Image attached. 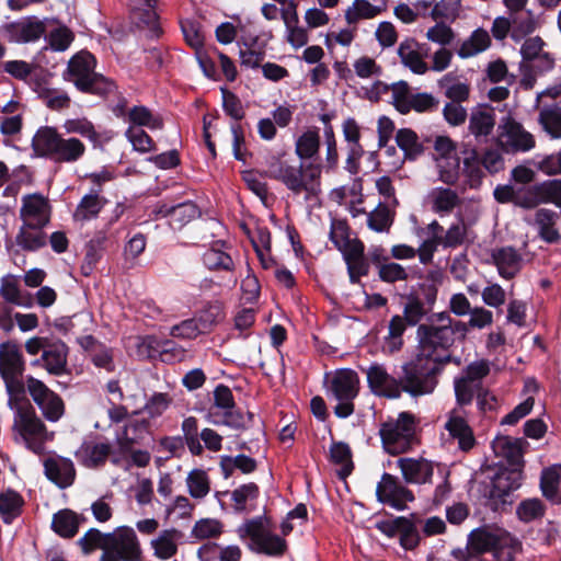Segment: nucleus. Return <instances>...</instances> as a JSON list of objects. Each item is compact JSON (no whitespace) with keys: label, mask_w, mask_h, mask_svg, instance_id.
<instances>
[{"label":"nucleus","mask_w":561,"mask_h":561,"mask_svg":"<svg viewBox=\"0 0 561 561\" xmlns=\"http://www.w3.org/2000/svg\"><path fill=\"white\" fill-rule=\"evenodd\" d=\"M50 213L49 201L42 194H27L21 198L20 219L23 224L46 227Z\"/></svg>","instance_id":"18"},{"label":"nucleus","mask_w":561,"mask_h":561,"mask_svg":"<svg viewBox=\"0 0 561 561\" xmlns=\"http://www.w3.org/2000/svg\"><path fill=\"white\" fill-rule=\"evenodd\" d=\"M527 442L523 438H513L510 436L496 437L493 440V451L497 457H502V461L506 468L520 469L524 471V446Z\"/></svg>","instance_id":"21"},{"label":"nucleus","mask_w":561,"mask_h":561,"mask_svg":"<svg viewBox=\"0 0 561 561\" xmlns=\"http://www.w3.org/2000/svg\"><path fill=\"white\" fill-rule=\"evenodd\" d=\"M528 0H503L507 14L515 19L517 28L523 32H534L537 27V22L530 11L526 10Z\"/></svg>","instance_id":"42"},{"label":"nucleus","mask_w":561,"mask_h":561,"mask_svg":"<svg viewBox=\"0 0 561 561\" xmlns=\"http://www.w3.org/2000/svg\"><path fill=\"white\" fill-rule=\"evenodd\" d=\"M43 363L46 370L51 375H61L67 365V346L61 342H55L44 348L42 357L32 362L33 366Z\"/></svg>","instance_id":"32"},{"label":"nucleus","mask_w":561,"mask_h":561,"mask_svg":"<svg viewBox=\"0 0 561 561\" xmlns=\"http://www.w3.org/2000/svg\"><path fill=\"white\" fill-rule=\"evenodd\" d=\"M540 490L550 503L561 504V465H552L541 471Z\"/></svg>","instance_id":"36"},{"label":"nucleus","mask_w":561,"mask_h":561,"mask_svg":"<svg viewBox=\"0 0 561 561\" xmlns=\"http://www.w3.org/2000/svg\"><path fill=\"white\" fill-rule=\"evenodd\" d=\"M126 121L130 124L129 127L134 128L136 126L147 127L151 130L162 128V119L144 105H135L129 108Z\"/></svg>","instance_id":"45"},{"label":"nucleus","mask_w":561,"mask_h":561,"mask_svg":"<svg viewBox=\"0 0 561 561\" xmlns=\"http://www.w3.org/2000/svg\"><path fill=\"white\" fill-rule=\"evenodd\" d=\"M217 551L219 553L220 561H240L241 559V550L234 545L221 548L217 545L207 543L198 549L197 554L201 560L210 561V554L216 553Z\"/></svg>","instance_id":"58"},{"label":"nucleus","mask_w":561,"mask_h":561,"mask_svg":"<svg viewBox=\"0 0 561 561\" xmlns=\"http://www.w3.org/2000/svg\"><path fill=\"white\" fill-rule=\"evenodd\" d=\"M182 533L175 528L164 529L150 542L154 557L169 560L178 552Z\"/></svg>","instance_id":"35"},{"label":"nucleus","mask_w":561,"mask_h":561,"mask_svg":"<svg viewBox=\"0 0 561 561\" xmlns=\"http://www.w3.org/2000/svg\"><path fill=\"white\" fill-rule=\"evenodd\" d=\"M362 370L366 374L370 391L378 397L389 399H398L402 392L412 397L428 394L437 385V380L433 376V368H422L420 363L403 364L399 378L392 376L385 365L379 363H373Z\"/></svg>","instance_id":"1"},{"label":"nucleus","mask_w":561,"mask_h":561,"mask_svg":"<svg viewBox=\"0 0 561 561\" xmlns=\"http://www.w3.org/2000/svg\"><path fill=\"white\" fill-rule=\"evenodd\" d=\"M490 44L489 33L483 28H477L460 44L456 53L461 59H468L486 50Z\"/></svg>","instance_id":"38"},{"label":"nucleus","mask_w":561,"mask_h":561,"mask_svg":"<svg viewBox=\"0 0 561 561\" xmlns=\"http://www.w3.org/2000/svg\"><path fill=\"white\" fill-rule=\"evenodd\" d=\"M516 515L524 523L533 522L545 515V505L539 499L524 500L517 506Z\"/></svg>","instance_id":"61"},{"label":"nucleus","mask_w":561,"mask_h":561,"mask_svg":"<svg viewBox=\"0 0 561 561\" xmlns=\"http://www.w3.org/2000/svg\"><path fill=\"white\" fill-rule=\"evenodd\" d=\"M44 468L46 477L61 489L71 485L75 481V466L68 458L61 456L49 457L44 461Z\"/></svg>","instance_id":"24"},{"label":"nucleus","mask_w":561,"mask_h":561,"mask_svg":"<svg viewBox=\"0 0 561 561\" xmlns=\"http://www.w3.org/2000/svg\"><path fill=\"white\" fill-rule=\"evenodd\" d=\"M468 129L477 147L489 148L491 137V106L478 104L471 108Z\"/></svg>","instance_id":"23"},{"label":"nucleus","mask_w":561,"mask_h":561,"mask_svg":"<svg viewBox=\"0 0 561 561\" xmlns=\"http://www.w3.org/2000/svg\"><path fill=\"white\" fill-rule=\"evenodd\" d=\"M430 48L426 44H420L413 38L402 41L398 47V55L402 65L415 75H425L430 66L425 61Z\"/></svg>","instance_id":"20"},{"label":"nucleus","mask_w":561,"mask_h":561,"mask_svg":"<svg viewBox=\"0 0 561 561\" xmlns=\"http://www.w3.org/2000/svg\"><path fill=\"white\" fill-rule=\"evenodd\" d=\"M380 13V9L367 0H354L345 11V20L348 24H356L360 20L373 19Z\"/></svg>","instance_id":"53"},{"label":"nucleus","mask_w":561,"mask_h":561,"mask_svg":"<svg viewBox=\"0 0 561 561\" xmlns=\"http://www.w3.org/2000/svg\"><path fill=\"white\" fill-rule=\"evenodd\" d=\"M515 41H519L522 37L530 34L531 32H523L517 28L514 16L507 14V16H499L493 20V37L496 39H504L507 34Z\"/></svg>","instance_id":"55"},{"label":"nucleus","mask_w":561,"mask_h":561,"mask_svg":"<svg viewBox=\"0 0 561 561\" xmlns=\"http://www.w3.org/2000/svg\"><path fill=\"white\" fill-rule=\"evenodd\" d=\"M23 505L24 500L16 491L0 492V515L5 524H11L21 514Z\"/></svg>","instance_id":"43"},{"label":"nucleus","mask_w":561,"mask_h":561,"mask_svg":"<svg viewBox=\"0 0 561 561\" xmlns=\"http://www.w3.org/2000/svg\"><path fill=\"white\" fill-rule=\"evenodd\" d=\"M496 144L506 153L530 151L536 146L533 134L510 116L504 117L497 127Z\"/></svg>","instance_id":"13"},{"label":"nucleus","mask_w":561,"mask_h":561,"mask_svg":"<svg viewBox=\"0 0 561 561\" xmlns=\"http://www.w3.org/2000/svg\"><path fill=\"white\" fill-rule=\"evenodd\" d=\"M64 129L67 134H78L91 141H96L99 134L93 124L87 118H72L64 123Z\"/></svg>","instance_id":"62"},{"label":"nucleus","mask_w":561,"mask_h":561,"mask_svg":"<svg viewBox=\"0 0 561 561\" xmlns=\"http://www.w3.org/2000/svg\"><path fill=\"white\" fill-rule=\"evenodd\" d=\"M133 15L140 23L152 26L158 20L157 0H129Z\"/></svg>","instance_id":"57"},{"label":"nucleus","mask_w":561,"mask_h":561,"mask_svg":"<svg viewBox=\"0 0 561 561\" xmlns=\"http://www.w3.org/2000/svg\"><path fill=\"white\" fill-rule=\"evenodd\" d=\"M493 559L494 561H514L520 550V542L506 530L493 525Z\"/></svg>","instance_id":"31"},{"label":"nucleus","mask_w":561,"mask_h":561,"mask_svg":"<svg viewBox=\"0 0 561 561\" xmlns=\"http://www.w3.org/2000/svg\"><path fill=\"white\" fill-rule=\"evenodd\" d=\"M320 148V135L318 129H308L302 133L295 144L296 154L301 159L314 157Z\"/></svg>","instance_id":"49"},{"label":"nucleus","mask_w":561,"mask_h":561,"mask_svg":"<svg viewBox=\"0 0 561 561\" xmlns=\"http://www.w3.org/2000/svg\"><path fill=\"white\" fill-rule=\"evenodd\" d=\"M481 150L483 158L477 149H473L463 160V176L471 188H477L482 184L485 170H489L488 158L491 156V149L481 148Z\"/></svg>","instance_id":"26"},{"label":"nucleus","mask_w":561,"mask_h":561,"mask_svg":"<svg viewBox=\"0 0 561 561\" xmlns=\"http://www.w3.org/2000/svg\"><path fill=\"white\" fill-rule=\"evenodd\" d=\"M396 142L408 159H415L423 152V145L420 142L419 136L410 128L399 129L396 134Z\"/></svg>","instance_id":"50"},{"label":"nucleus","mask_w":561,"mask_h":561,"mask_svg":"<svg viewBox=\"0 0 561 561\" xmlns=\"http://www.w3.org/2000/svg\"><path fill=\"white\" fill-rule=\"evenodd\" d=\"M45 33V24L34 18H25L7 26V35L11 42L28 43L35 42Z\"/></svg>","instance_id":"25"},{"label":"nucleus","mask_w":561,"mask_h":561,"mask_svg":"<svg viewBox=\"0 0 561 561\" xmlns=\"http://www.w3.org/2000/svg\"><path fill=\"white\" fill-rule=\"evenodd\" d=\"M396 463L407 483L425 484L432 480L434 463L431 460L423 457H400Z\"/></svg>","instance_id":"22"},{"label":"nucleus","mask_w":561,"mask_h":561,"mask_svg":"<svg viewBox=\"0 0 561 561\" xmlns=\"http://www.w3.org/2000/svg\"><path fill=\"white\" fill-rule=\"evenodd\" d=\"M24 370V360L19 347L12 343L0 345V375L9 393L22 388L20 377Z\"/></svg>","instance_id":"14"},{"label":"nucleus","mask_w":561,"mask_h":561,"mask_svg":"<svg viewBox=\"0 0 561 561\" xmlns=\"http://www.w3.org/2000/svg\"><path fill=\"white\" fill-rule=\"evenodd\" d=\"M330 239L340 252H345L353 243L359 242L356 239H351L348 234V226L346 221L333 218L330 227Z\"/></svg>","instance_id":"54"},{"label":"nucleus","mask_w":561,"mask_h":561,"mask_svg":"<svg viewBox=\"0 0 561 561\" xmlns=\"http://www.w3.org/2000/svg\"><path fill=\"white\" fill-rule=\"evenodd\" d=\"M185 482L188 494L195 500L206 497L210 491L209 477L203 469H193L190 471Z\"/></svg>","instance_id":"48"},{"label":"nucleus","mask_w":561,"mask_h":561,"mask_svg":"<svg viewBox=\"0 0 561 561\" xmlns=\"http://www.w3.org/2000/svg\"><path fill=\"white\" fill-rule=\"evenodd\" d=\"M342 254L347 265L350 280L353 284L358 283L360 277L366 276L369 272V263L364 256V244L362 242L353 243L351 249Z\"/></svg>","instance_id":"34"},{"label":"nucleus","mask_w":561,"mask_h":561,"mask_svg":"<svg viewBox=\"0 0 561 561\" xmlns=\"http://www.w3.org/2000/svg\"><path fill=\"white\" fill-rule=\"evenodd\" d=\"M377 500L398 511L407 508L409 502L414 501L413 493L404 486L397 477L383 473L376 486Z\"/></svg>","instance_id":"16"},{"label":"nucleus","mask_w":561,"mask_h":561,"mask_svg":"<svg viewBox=\"0 0 561 561\" xmlns=\"http://www.w3.org/2000/svg\"><path fill=\"white\" fill-rule=\"evenodd\" d=\"M491 551V528L482 526L472 529L465 548L453 549L450 554L457 561H481V556Z\"/></svg>","instance_id":"17"},{"label":"nucleus","mask_w":561,"mask_h":561,"mask_svg":"<svg viewBox=\"0 0 561 561\" xmlns=\"http://www.w3.org/2000/svg\"><path fill=\"white\" fill-rule=\"evenodd\" d=\"M524 480V471L506 468L503 462L493 465V511L511 510L515 499L513 492L518 490Z\"/></svg>","instance_id":"11"},{"label":"nucleus","mask_w":561,"mask_h":561,"mask_svg":"<svg viewBox=\"0 0 561 561\" xmlns=\"http://www.w3.org/2000/svg\"><path fill=\"white\" fill-rule=\"evenodd\" d=\"M538 122L542 129L554 139L561 138V107L553 105L542 106L539 111Z\"/></svg>","instance_id":"46"},{"label":"nucleus","mask_w":561,"mask_h":561,"mask_svg":"<svg viewBox=\"0 0 561 561\" xmlns=\"http://www.w3.org/2000/svg\"><path fill=\"white\" fill-rule=\"evenodd\" d=\"M560 215L548 208H539L529 224L537 228L538 237L547 243L553 244L560 241L561 236L557 227Z\"/></svg>","instance_id":"28"},{"label":"nucleus","mask_w":561,"mask_h":561,"mask_svg":"<svg viewBox=\"0 0 561 561\" xmlns=\"http://www.w3.org/2000/svg\"><path fill=\"white\" fill-rule=\"evenodd\" d=\"M466 335L467 323L453 321L447 312L437 313L431 323L419 325L417 354L411 363H420L422 368H433V376L436 379L437 364L448 362L449 347L456 339H465Z\"/></svg>","instance_id":"2"},{"label":"nucleus","mask_w":561,"mask_h":561,"mask_svg":"<svg viewBox=\"0 0 561 561\" xmlns=\"http://www.w3.org/2000/svg\"><path fill=\"white\" fill-rule=\"evenodd\" d=\"M107 539L108 534H103L99 529L91 528L79 539L78 543L85 553H89L96 548H100L102 552H105Z\"/></svg>","instance_id":"64"},{"label":"nucleus","mask_w":561,"mask_h":561,"mask_svg":"<svg viewBox=\"0 0 561 561\" xmlns=\"http://www.w3.org/2000/svg\"><path fill=\"white\" fill-rule=\"evenodd\" d=\"M264 173L282 182L293 193L300 194L313 190L321 175V165L312 162L293 165L279 157L272 156L266 159Z\"/></svg>","instance_id":"4"},{"label":"nucleus","mask_w":561,"mask_h":561,"mask_svg":"<svg viewBox=\"0 0 561 561\" xmlns=\"http://www.w3.org/2000/svg\"><path fill=\"white\" fill-rule=\"evenodd\" d=\"M407 329V320L401 316H393L389 321L388 334L385 337L383 350L393 354L401 350L403 345L402 335Z\"/></svg>","instance_id":"47"},{"label":"nucleus","mask_w":561,"mask_h":561,"mask_svg":"<svg viewBox=\"0 0 561 561\" xmlns=\"http://www.w3.org/2000/svg\"><path fill=\"white\" fill-rule=\"evenodd\" d=\"M104 204L105 199L99 195L98 191L84 195L73 213L75 220L87 221L95 218Z\"/></svg>","instance_id":"44"},{"label":"nucleus","mask_w":561,"mask_h":561,"mask_svg":"<svg viewBox=\"0 0 561 561\" xmlns=\"http://www.w3.org/2000/svg\"><path fill=\"white\" fill-rule=\"evenodd\" d=\"M251 417V414L244 415L240 411H236L233 409H229L225 412L219 413L218 411L209 410L208 419L209 422L215 425H226L231 428L240 430L244 428L248 423V419Z\"/></svg>","instance_id":"51"},{"label":"nucleus","mask_w":561,"mask_h":561,"mask_svg":"<svg viewBox=\"0 0 561 561\" xmlns=\"http://www.w3.org/2000/svg\"><path fill=\"white\" fill-rule=\"evenodd\" d=\"M224 319V310L220 304L207 305L198 314L196 319L203 333L210 330L211 327L219 323Z\"/></svg>","instance_id":"63"},{"label":"nucleus","mask_w":561,"mask_h":561,"mask_svg":"<svg viewBox=\"0 0 561 561\" xmlns=\"http://www.w3.org/2000/svg\"><path fill=\"white\" fill-rule=\"evenodd\" d=\"M150 423L145 419H130L115 434L121 451H131L137 445H146L150 438Z\"/></svg>","instance_id":"19"},{"label":"nucleus","mask_w":561,"mask_h":561,"mask_svg":"<svg viewBox=\"0 0 561 561\" xmlns=\"http://www.w3.org/2000/svg\"><path fill=\"white\" fill-rule=\"evenodd\" d=\"M329 396L337 401L334 413L337 417L346 419L354 413V399L359 392V378L355 370L339 369L331 377Z\"/></svg>","instance_id":"10"},{"label":"nucleus","mask_w":561,"mask_h":561,"mask_svg":"<svg viewBox=\"0 0 561 561\" xmlns=\"http://www.w3.org/2000/svg\"><path fill=\"white\" fill-rule=\"evenodd\" d=\"M51 526L61 537L71 538L78 531L79 519L73 512L64 510L54 515Z\"/></svg>","instance_id":"52"},{"label":"nucleus","mask_w":561,"mask_h":561,"mask_svg":"<svg viewBox=\"0 0 561 561\" xmlns=\"http://www.w3.org/2000/svg\"><path fill=\"white\" fill-rule=\"evenodd\" d=\"M112 453L108 442H84L77 450L76 456L84 467L94 469L104 466Z\"/></svg>","instance_id":"27"},{"label":"nucleus","mask_w":561,"mask_h":561,"mask_svg":"<svg viewBox=\"0 0 561 561\" xmlns=\"http://www.w3.org/2000/svg\"><path fill=\"white\" fill-rule=\"evenodd\" d=\"M238 531L241 537L250 538V547L255 552L278 557L286 550L285 539L272 531L266 518L256 517L247 520L239 527Z\"/></svg>","instance_id":"9"},{"label":"nucleus","mask_w":561,"mask_h":561,"mask_svg":"<svg viewBox=\"0 0 561 561\" xmlns=\"http://www.w3.org/2000/svg\"><path fill=\"white\" fill-rule=\"evenodd\" d=\"M45 227L23 224L21 225L16 236L15 244L23 251L35 252L44 248L47 243V236L44 231Z\"/></svg>","instance_id":"33"},{"label":"nucleus","mask_w":561,"mask_h":561,"mask_svg":"<svg viewBox=\"0 0 561 561\" xmlns=\"http://www.w3.org/2000/svg\"><path fill=\"white\" fill-rule=\"evenodd\" d=\"M26 386L34 402L39 407L47 420L56 422L62 416L65 407L61 398L53 392L43 381L28 376Z\"/></svg>","instance_id":"15"},{"label":"nucleus","mask_w":561,"mask_h":561,"mask_svg":"<svg viewBox=\"0 0 561 561\" xmlns=\"http://www.w3.org/2000/svg\"><path fill=\"white\" fill-rule=\"evenodd\" d=\"M32 149L36 157L58 164L77 163L87 152L81 139L65 136L50 126H42L36 130L32 138Z\"/></svg>","instance_id":"3"},{"label":"nucleus","mask_w":561,"mask_h":561,"mask_svg":"<svg viewBox=\"0 0 561 561\" xmlns=\"http://www.w3.org/2000/svg\"><path fill=\"white\" fill-rule=\"evenodd\" d=\"M393 222V214L382 204H379L367 215L368 227L376 232H388Z\"/></svg>","instance_id":"59"},{"label":"nucleus","mask_w":561,"mask_h":561,"mask_svg":"<svg viewBox=\"0 0 561 561\" xmlns=\"http://www.w3.org/2000/svg\"><path fill=\"white\" fill-rule=\"evenodd\" d=\"M106 241L107 233L106 231L101 230L95 232L92 239L88 242L84 261L81 267L84 275H89L101 260Z\"/></svg>","instance_id":"41"},{"label":"nucleus","mask_w":561,"mask_h":561,"mask_svg":"<svg viewBox=\"0 0 561 561\" xmlns=\"http://www.w3.org/2000/svg\"><path fill=\"white\" fill-rule=\"evenodd\" d=\"M141 549L133 528L122 526L108 533L106 551L102 552L100 561H138Z\"/></svg>","instance_id":"12"},{"label":"nucleus","mask_w":561,"mask_h":561,"mask_svg":"<svg viewBox=\"0 0 561 561\" xmlns=\"http://www.w3.org/2000/svg\"><path fill=\"white\" fill-rule=\"evenodd\" d=\"M12 431L16 443L24 444L38 455L44 453L45 444L53 438L28 402L15 407Z\"/></svg>","instance_id":"6"},{"label":"nucleus","mask_w":561,"mask_h":561,"mask_svg":"<svg viewBox=\"0 0 561 561\" xmlns=\"http://www.w3.org/2000/svg\"><path fill=\"white\" fill-rule=\"evenodd\" d=\"M490 367L488 362L479 360L471 363L463 374L455 379V393L458 404H469L473 397H477V403L481 411L489 409L488 388H483V379L489 375Z\"/></svg>","instance_id":"7"},{"label":"nucleus","mask_w":561,"mask_h":561,"mask_svg":"<svg viewBox=\"0 0 561 561\" xmlns=\"http://www.w3.org/2000/svg\"><path fill=\"white\" fill-rule=\"evenodd\" d=\"M203 262L209 270L232 271L234 268V263L230 254L215 247L205 251Z\"/></svg>","instance_id":"56"},{"label":"nucleus","mask_w":561,"mask_h":561,"mask_svg":"<svg viewBox=\"0 0 561 561\" xmlns=\"http://www.w3.org/2000/svg\"><path fill=\"white\" fill-rule=\"evenodd\" d=\"M438 179L447 185H454L460 174V160L458 157L434 160Z\"/></svg>","instance_id":"60"},{"label":"nucleus","mask_w":561,"mask_h":561,"mask_svg":"<svg viewBox=\"0 0 561 561\" xmlns=\"http://www.w3.org/2000/svg\"><path fill=\"white\" fill-rule=\"evenodd\" d=\"M161 216L168 217L170 224L180 229L187 222L199 216V210L192 202H184L175 206L163 205L158 211Z\"/></svg>","instance_id":"37"},{"label":"nucleus","mask_w":561,"mask_h":561,"mask_svg":"<svg viewBox=\"0 0 561 561\" xmlns=\"http://www.w3.org/2000/svg\"><path fill=\"white\" fill-rule=\"evenodd\" d=\"M95 64L92 54L81 50L69 60L65 78L82 92L98 95L111 94L116 85L112 80L94 71Z\"/></svg>","instance_id":"5"},{"label":"nucleus","mask_w":561,"mask_h":561,"mask_svg":"<svg viewBox=\"0 0 561 561\" xmlns=\"http://www.w3.org/2000/svg\"><path fill=\"white\" fill-rule=\"evenodd\" d=\"M556 58L551 53L538 56L527 64H520V84L529 90L533 89L538 77L551 71L554 68Z\"/></svg>","instance_id":"29"},{"label":"nucleus","mask_w":561,"mask_h":561,"mask_svg":"<svg viewBox=\"0 0 561 561\" xmlns=\"http://www.w3.org/2000/svg\"><path fill=\"white\" fill-rule=\"evenodd\" d=\"M379 434L387 453L391 455L407 453L416 442L414 416L409 412H402L396 420L385 422Z\"/></svg>","instance_id":"8"},{"label":"nucleus","mask_w":561,"mask_h":561,"mask_svg":"<svg viewBox=\"0 0 561 561\" xmlns=\"http://www.w3.org/2000/svg\"><path fill=\"white\" fill-rule=\"evenodd\" d=\"M520 261V255L513 248H503L496 254L493 253V264L506 279L513 278L519 272Z\"/></svg>","instance_id":"39"},{"label":"nucleus","mask_w":561,"mask_h":561,"mask_svg":"<svg viewBox=\"0 0 561 561\" xmlns=\"http://www.w3.org/2000/svg\"><path fill=\"white\" fill-rule=\"evenodd\" d=\"M445 428L454 439L458 440L461 450L468 451L473 447L476 443L473 433L458 410L454 409L448 413Z\"/></svg>","instance_id":"30"},{"label":"nucleus","mask_w":561,"mask_h":561,"mask_svg":"<svg viewBox=\"0 0 561 561\" xmlns=\"http://www.w3.org/2000/svg\"><path fill=\"white\" fill-rule=\"evenodd\" d=\"M432 209L438 214L450 213L460 202L458 194L447 187H434L427 194Z\"/></svg>","instance_id":"40"}]
</instances>
